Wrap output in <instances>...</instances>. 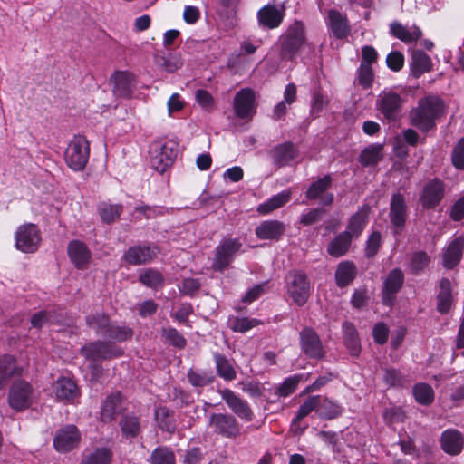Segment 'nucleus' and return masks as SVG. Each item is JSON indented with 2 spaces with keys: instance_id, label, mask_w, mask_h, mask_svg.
I'll list each match as a JSON object with an SVG mask.
<instances>
[{
  "instance_id": "obj_1",
  "label": "nucleus",
  "mask_w": 464,
  "mask_h": 464,
  "mask_svg": "<svg viewBox=\"0 0 464 464\" xmlns=\"http://www.w3.org/2000/svg\"><path fill=\"white\" fill-rule=\"evenodd\" d=\"M444 114L445 104L442 99L430 95L420 99L418 106L411 110V121L419 130L428 131L435 126V121Z\"/></svg>"
},
{
  "instance_id": "obj_2",
  "label": "nucleus",
  "mask_w": 464,
  "mask_h": 464,
  "mask_svg": "<svg viewBox=\"0 0 464 464\" xmlns=\"http://www.w3.org/2000/svg\"><path fill=\"white\" fill-rule=\"evenodd\" d=\"M403 98L392 88H385L377 96L376 110L390 122H395L401 117Z\"/></svg>"
},
{
  "instance_id": "obj_3",
  "label": "nucleus",
  "mask_w": 464,
  "mask_h": 464,
  "mask_svg": "<svg viewBox=\"0 0 464 464\" xmlns=\"http://www.w3.org/2000/svg\"><path fill=\"white\" fill-rule=\"evenodd\" d=\"M150 155L151 168L164 173L177 158L178 144L172 140L155 142L150 146Z\"/></svg>"
},
{
  "instance_id": "obj_4",
  "label": "nucleus",
  "mask_w": 464,
  "mask_h": 464,
  "mask_svg": "<svg viewBox=\"0 0 464 464\" xmlns=\"http://www.w3.org/2000/svg\"><path fill=\"white\" fill-rule=\"evenodd\" d=\"M89 157L90 146L86 138L82 135L74 136L64 152L67 166L74 171H80L86 166Z\"/></svg>"
},
{
  "instance_id": "obj_5",
  "label": "nucleus",
  "mask_w": 464,
  "mask_h": 464,
  "mask_svg": "<svg viewBox=\"0 0 464 464\" xmlns=\"http://www.w3.org/2000/svg\"><path fill=\"white\" fill-rule=\"evenodd\" d=\"M286 288L287 294L298 306H303L306 304L312 292L311 282L306 274L300 270L292 271L288 274Z\"/></svg>"
},
{
  "instance_id": "obj_6",
  "label": "nucleus",
  "mask_w": 464,
  "mask_h": 464,
  "mask_svg": "<svg viewBox=\"0 0 464 464\" xmlns=\"http://www.w3.org/2000/svg\"><path fill=\"white\" fill-rule=\"evenodd\" d=\"M241 247L242 242L239 238L224 237L215 248L213 268L216 271H224L234 261Z\"/></svg>"
},
{
  "instance_id": "obj_7",
  "label": "nucleus",
  "mask_w": 464,
  "mask_h": 464,
  "mask_svg": "<svg viewBox=\"0 0 464 464\" xmlns=\"http://www.w3.org/2000/svg\"><path fill=\"white\" fill-rule=\"evenodd\" d=\"M123 353V351L105 341H94L81 348V354L89 360L92 364L101 360H109L111 358L119 357ZM95 371H98L96 365H92Z\"/></svg>"
},
{
  "instance_id": "obj_8",
  "label": "nucleus",
  "mask_w": 464,
  "mask_h": 464,
  "mask_svg": "<svg viewBox=\"0 0 464 464\" xmlns=\"http://www.w3.org/2000/svg\"><path fill=\"white\" fill-rule=\"evenodd\" d=\"M209 426L216 434L226 439H236L241 435L242 426L233 414L212 413Z\"/></svg>"
},
{
  "instance_id": "obj_9",
  "label": "nucleus",
  "mask_w": 464,
  "mask_h": 464,
  "mask_svg": "<svg viewBox=\"0 0 464 464\" xmlns=\"http://www.w3.org/2000/svg\"><path fill=\"white\" fill-rule=\"evenodd\" d=\"M34 399V392L32 385L24 381H15L8 393V402L12 409L21 411L28 409Z\"/></svg>"
},
{
  "instance_id": "obj_10",
  "label": "nucleus",
  "mask_w": 464,
  "mask_h": 464,
  "mask_svg": "<svg viewBox=\"0 0 464 464\" xmlns=\"http://www.w3.org/2000/svg\"><path fill=\"white\" fill-rule=\"evenodd\" d=\"M302 353L310 359L320 360L325 351L317 333L310 327H304L299 334Z\"/></svg>"
},
{
  "instance_id": "obj_11",
  "label": "nucleus",
  "mask_w": 464,
  "mask_h": 464,
  "mask_svg": "<svg viewBox=\"0 0 464 464\" xmlns=\"http://www.w3.org/2000/svg\"><path fill=\"white\" fill-rule=\"evenodd\" d=\"M15 247L24 253H34L37 250L41 237L37 227L29 223L20 226L14 236Z\"/></svg>"
},
{
  "instance_id": "obj_12",
  "label": "nucleus",
  "mask_w": 464,
  "mask_h": 464,
  "mask_svg": "<svg viewBox=\"0 0 464 464\" xmlns=\"http://www.w3.org/2000/svg\"><path fill=\"white\" fill-rule=\"evenodd\" d=\"M305 43L304 27L301 22H295L289 26L286 35L282 42V54L293 59Z\"/></svg>"
},
{
  "instance_id": "obj_13",
  "label": "nucleus",
  "mask_w": 464,
  "mask_h": 464,
  "mask_svg": "<svg viewBox=\"0 0 464 464\" xmlns=\"http://www.w3.org/2000/svg\"><path fill=\"white\" fill-rule=\"evenodd\" d=\"M333 183L332 177L327 174L311 183L305 191V198L309 200H319L322 206H331L334 200V195L328 192Z\"/></svg>"
},
{
  "instance_id": "obj_14",
  "label": "nucleus",
  "mask_w": 464,
  "mask_h": 464,
  "mask_svg": "<svg viewBox=\"0 0 464 464\" xmlns=\"http://www.w3.org/2000/svg\"><path fill=\"white\" fill-rule=\"evenodd\" d=\"M81 434L78 428L72 424H67L60 428L53 437V447L60 453H66L78 446Z\"/></svg>"
},
{
  "instance_id": "obj_15",
  "label": "nucleus",
  "mask_w": 464,
  "mask_h": 464,
  "mask_svg": "<svg viewBox=\"0 0 464 464\" xmlns=\"http://www.w3.org/2000/svg\"><path fill=\"white\" fill-rule=\"evenodd\" d=\"M218 392L235 415L247 422L253 420L254 412L247 401L243 400L230 389L219 390Z\"/></svg>"
},
{
  "instance_id": "obj_16",
  "label": "nucleus",
  "mask_w": 464,
  "mask_h": 464,
  "mask_svg": "<svg viewBox=\"0 0 464 464\" xmlns=\"http://www.w3.org/2000/svg\"><path fill=\"white\" fill-rule=\"evenodd\" d=\"M445 196V184L438 179L428 180L420 196V202L424 208H434L440 204Z\"/></svg>"
},
{
  "instance_id": "obj_17",
  "label": "nucleus",
  "mask_w": 464,
  "mask_h": 464,
  "mask_svg": "<svg viewBox=\"0 0 464 464\" xmlns=\"http://www.w3.org/2000/svg\"><path fill=\"white\" fill-rule=\"evenodd\" d=\"M233 107L235 114L242 120H249L256 111L255 92L250 88L238 91L234 98Z\"/></svg>"
},
{
  "instance_id": "obj_18",
  "label": "nucleus",
  "mask_w": 464,
  "mask_h": 464,
  "mask_svg": "<svg viewBox=\"0 0 464 464\" xmlns=\"http://www.w3.org/2000/svg\"><path fill=\"white\" fill-rule=\"evenodd\" d=\"M158 254L155 246L140 244L130 246L123 254L122 259L130 266H140L150 263Z\"/></svg>"
},
{
  "instance_id": "obj_19",
  "label": "nucleus",
  "mask_w": 464,
  "mask_h": 464,
  "mask_svg": "<svg viewBox=\"0 0 464 464\" xmlns=\"http://www.w3.org/2000/svg\"><path fill=\"white\" fill-rule=\"evenodd\" d=\"M440 446L444 453L450 456H458L464 450V435L457 429L449 428L442 431Z\"/></svg>"
},
{
  "instance_id": "obj_20",
  "label": "nucleus",
  "mask_w": 464,
  "mask_h": 464,
  "mask_svg": "<svg viewBox=\"0 0 464 464\" xmlns=\"http://www.w3.org/2000/svg\"><path fill=\"white\" fill-rule=\"evenodd\" d=\"M404 280V275L400 269H393L390 272L382 287V304L386 306H392L394 304L396 295L401 288Z\"/></svg>"
},
{
  "instance_id": "obj_21",
  "label": "nucleus",
  "mask_w": 464,
  "mask_h": 464,
  "mask_svg": "<svg viewBox=\"0 0 464 464\" xmlns=\"http://www.w3.org/2000/svg\"><path fill=\"white\" fill-rule=\"evenodd\" d=\"M113 82V93L117 97L130 98L135 88V77L127 71L115 72L111 76Z\"/></svg>"
},
{
  "instance_id": "obj_22",
  "label": "nucleus",
  "mask_w": 464,
  "mask_h": 464,
  "mask_svg": "<svg viewBox=\"0 0 464 464\" xmlns=\"http://www.w3.org/2000/svg\"><path fill=\"white\" fill-rule=\"evenodd\" d=\"M256 16L260 26L268 29L277 28L285 17V8L266 5L259 9Z\"/></svg>"
},
{
  "instance_id": "obj_23",
  "label": "nucleus",
  "mask_w": 464,
  "mask_h": 464,
  "mask_svg": "<svg viewBox=\"0 0 464 464\" xmlns=\"http://www.w3.org/2000/svg\"><path fill=\"white\" fill-rule=\"evenodd\" d=\"M464 249V237L452 239L442 251V265L448 269L455 267L461 260Z\"/></svg>"
},
{
  "instance_id": "obj_24",
  "label": "nucleus",
  "mask_w": 464,
  "mask_h": 464,
  "mask_svg": "<svg viewBox=\"0 0 464 464\" xmlns=\"http://www.w3.org/2000/svg\"><path fill=\"white\" fill-rule=\"evenodd\" d=\"M390 217L394 233L401 232L406 220V205L403 195L394 194L392 198Z\"/></svg>"
},
{
  "instance_id": "obj_25",
  "label": "nucleus",
  "mask_w": 464,
  "mask_h": 464,
  "mask_svg": "<svg viewBox=\"0 0 464 464\" xmlns=\"http://www.w3.org/2000/svg\"><path fill=\"white\" fill-rule=\"evenodd\" d=\"M326 24L334 36L337 39H343L350 33V26L346 15L335 9L328 11Z\"/></svg>"
},
{
  "instance_id": "obj_26",
  "label": "nucleus",
  "mask_w": 464,
  "mask_h": 464,
  "mask_svg": "<svg viewBox=\"0 0 464 464\" xmlns=\"http://www.w3.org/2000/svg\"><path fill=\"white\" fill-rule=\"evenodd\" d=\"M67 251L70 260L78 269H84L87 266L91 259V252L83 242L71 241Z\"/></svg>"
},
{
  "instance_id": "obj_27",
  "label": "nucleus",
  "mask_w": 464,
  "mask_h": 464,
  "mask_svg": "<svg viewBox=\"0 0 464 464\" xmlns=\"http://www.w3.org/2000/svg\"><path fill=\"white\" fill-rule=\"evenodd\" d=\"M285 231V226L279 220H266L255 229L259 239L279 240Z\"/></svg>"
},
{
  "instance_id": "obj_28",
  "label": "nucleus",
  "mask_w": 464,
  "mask_h": 464,
  "mask_svg": "<svg viewBox=\"0 0 464 464\" xmlns=\"http://www.w3.org/2000/svg\"><path fill=\"white\" fill-rule=\"evenodd\" d=\"M121 410V394L119 392H112L106 397L102 405L101 420L105 423L111 422Z\"/></svg>"
},
{
  "instance_id": "obj_29",
  "label": "nucleus",
  "mask_w": 464,
  "mask_h": 464,
  "mask_svg": "<svg viewBox=\"0 0 464 464\" xmlns=\"http://www.w3.org/2000/svg\"><path fill=\"white\" fill-rule=\"evenodd\" d=\"M297 149L292 142L281 143L270 151L275 165L279 168L290 164L297 157Z\"/></svg>"
},
{
  "instance_id": "obj_30",
  "label": "nucleus",
  "mask_w": 464,
  "mask_h": 464,
  "mask_svg": "<svg viewBox=\"0 0 464 464\" xmlns=\"http://www.w3.org/2000/svg\"><path fill=\"white\" fill-rule=\"evenodd\" d=\"M432 68V60L427 53L419 50L412 52L410 70L414 78H419L423 73L430 72Z\"/></svg>"
},
{
  "instance_id": "obj_31",
  "label": "nucleus",
  "mask_w": 464,
  "mask_h": 464,
  "mask_svg": "<svg viewBox=\"0 0 464 464\" xmlns=\"http://www.w3.org/2000/svg\"><path fill=\"white\" fill-rule=\"evenodd\" d=\"M383 159V145L372 143L360 153L358 160L364 168L375 167Z\"/></svg>"
},
{
  "instance_id": "obj_32",
  "label": "nucleus",
  "mask_w": 464,
  "mask_h": 464,
  "mask_svg": "<svg viewBox=\"0 0 464 464\" xmlns=\"http://www.w3.org/2000/svg\"><path fill=\"white\" fill-rule=\"evenodd\" d=\"M119 426L122 437L126 440L135 439L141 431L140 418L133 413L122 414L119 421Z\"/></svg>"
},
{
  "instance_id": "obj_33",
  "label": "nucleus",
  "mask_w": 464,
  "mask_h": 464,
  "mask_svg": "<svg viewBox=\"0 0 464 464\" xmlns=\"http://www.w3.org/2000/svg\"><path fill=\"white\" fill-rule=\"evenodd\" d=\"M133 335V330L125 325L118 324L110 321L102 337L108 339L111 342H125L130 339Z\"/></svg>"
},
{
  "instance_id": "obj_34",
  "label": "nucleus",
  "mask_w": 464,
  "mask_h": 464,
  "mask_svg": "<svg viewBox=\"0 0 464 464\" xmlns=\"http://www.w3.org/2000/svg\"><path fill=\"white\" fill-rule=\"evenodd\" d=\"M352 241L349 232H341L328 244L327 252L334 257L343 256L348 252Z\"/></svg>"
},
{
  "instance_id": "obj_35",
  "label": "nucleus",
  "mask_w": 464,
  "mask_h": 464,
  "mask_svg": "<svg viewBox=\"0 0 464 464\" xmlns=\"http://www.w3.org/2000/svg\"><path fill=\"white\" fill-rule=\"evenodd\" d=\"M342 328L344 343L350 354L358 356L361 353V343L355 326L350 322H344Z\"/></svg>"
},
{
  "instance_id": "obj_36",
  "label": "nucleus",
  "mask_w": 464,
  "mask_h": 464,
  "mask_svg": "<svg viewBox=\"0 0 464 464\" xmlns=\"http://www.w3.org/2000/svg\"><path fill=\"white\" fill-rule=\"evenodd\" d=\"M452 286L451 283L447 278H442L440 282V291L437 296V308L441 314H446L450 311L452 304Z\"/></svg>"
},
{
  "instance_id": "obj_37",
  "label": "nucleus",
  "mask_w": 464,
  "mask_h": 464,
  "mask_svg": "<svg viewBox=\"0 0 464 464\" xmlns=\"http://www.w3.org/2000/svg\"><path fill=\"white\" fill-rule=\"evenodd\" d=\"M17 373L14 357L10 354L0 356V390L7 384L12 376Z\"/></svg>"
},
{
  "instance_id": "obj_38",
  "label": "nucleus",
  "mask_w": 464,
  "mask_h": 464,
  "mask_svg": "<svg viewBox=\"0 0 464 464\" xmlns=\"http://www.w3.org/2000/svg\"><path fill=\"white\" fill-rule=\"evenodd\" d=\"M343 410L342 405L338 402L320 396L318 404V415L320 418L325 420L335 419L342 414Z\"/></svg>"
},
{
  "instance_id": "obj_39",
  "label": "nucleus",
  "mask_w": 464,
  "mask_h": 464,
  "mask_svg": "<svg viewBox=\"0 0 464 464\" xmlns=\"http://www.w3.org/2000/svg\"><path fill=\"white\" fill-rule=\"evenodd\" d=\"M368 221V212L364 209L358 210L349 220L346 230L351 237L357 238L363 231Z\"/></svg>"
},
{
  "instance_id": "obj_40",
  "label": "nucleus",
  "mask_w": 464,
  "mask_h": 464,
  "mask_svg": "<svg viewBox=\"0 0 464 464\" xmlns=\"http://www.w3.org/2000/svg\"><path fill=\"white\" fill-rule=\"evenodd\" d=\"M356 266L353 262H341L335 271L336 284L340 287L348 285L356 276Z\"/></svg>"
},
{
  "instance_id": "obj_41",
  "label": "nucleus",
  "mask_w": 464,
  "mask_h": 464,
  "mask_svg": "<svg viewBox=\"0 0 464 464\" xmlns=\"http://www.w3.org/2000/svg\"><path fill=\"white\" fill-rule=\"evenodd\" d=\"M55 395L60 401H71L77 395V386L71 379L60 378L54 387Z\"/></svg>"
},
{
  "instance_id": "obj_42",
  "label": "nucleus",
  "mask_w": 464,
  "mask_h": 464,
  "mask_svg": "<svg viewBox=\"0 0 464 464\" xmlns=\"http://www.w3.org/2000/svg\"><path fill=\"white\" fill-rule=\"evenodd\" d=\"M290 198L291 192L289 190H284L273 196L266 202L260 204L257 208V210L261 214H268L271 211L283 207L290 200Z\"/></svg>"
},
{
  "instance_id": "obj_43",
  "label": "nucleus",
  "mask_w": 464,
  "mask_h": 464,
  "mask_svg": "<svg viewBox=\"0 0 464 464\" xmlns=\"http://www.w3.org/2000/svg\"><path fill=\"white\" fill-rule=\"evenodd\" d=\"M260 321L256 318L239 317L231 315L228 317L227 325L234 333H246L257 326Z\"/></svg>"
},
{
  "instance_id": "obj_44",
  "label": "nucleus",
  "mask_w": 464,
  "mask_h": 464,
  "mask_svg": "<svg viewBox=\"0 0 464 464\" xmlns=\"http://www.w3.org/2000/svg\"><path fill=\"white\" fill-rule=\"evenodd\" d=\"M188 382L196 388H203L214 382V375L211 372L199 369H190L187 374Z\"/></svg>"
},
{
  "instance_id": "obj_45",
  "label": "nucleus",
  "mask_w": 464,
  "mask_h": 464,
  "mask_svg": "<svg viewBox=\"0 0 464 464\" xmlns=\"http://www.w3.org/2000/svg\"><path fill=\"white\" fill-rule=\"evenodd\" d=\"M217 372L225 381H233L236 378V371L228 359L220 353L214 355Z\"/></svg>"
},
{
  "instance_id": "obj_46",
  "label": "nucleus",
  "mask_w": 464,
  "mask_h": 464,
  "mask_svg": "<svg viewBox=\"0 0 464 464\" xmlns=\"http://www.w3.org/2000/svg\"><path fill=\"white\" fill-rule=\"evenodd\" d=\"M112 459V452L108 448H98L86 454L82 464H110Z\"/></svg>"
},
{
  "instance_id": "obj_47",
  "label": "nucleus",
  "mask_w": 464,
  "mask_h": 464,
  "mask_svg": "<svg viewBox=\"0 0 464 464\" xmlns=\"http://www.w3.org/2000/svg\"><path fill=\"white\" fill-rule=\"evenodd\" d=\"M150 464H175L176 458L173 450L166 446L157 447L150 456Z\"/></svg>"
},
{
  "instance_id": "obj_48",
  "label": "nucleus",
  "mask_w": 464,
  "mask_h": 464,
  "mask_svg": "<svg viewBox=\"0 0 464 464\" xmlns=\"http://www.w3.org/2000/svg\"><path fill=\"white\" fill-rule=\"evenodd\" d=\"M139 281L150 288H158L163 285L164 277L158 270L147 268L139 275Z\"/></svg>"
},
{
  "instance_id": "obj_49",
  "label": "nucleus",
  "mask_w": 464,
  "mask_h": 464,
  "mask_svg": "<svg viewBox=\"0 0 464 464\" xmlns=\"http://www.w3.org/2000/svg\"><path fill=\"white\" fill-rule=\"evenodd\" d=\"M85 321L90 328L93 329L98 335L102 336L111 320L104 313H94L87 315Z\"/></svg>"
},
{
  "instance_id": "obj_50",
  "label": "nucleus",
  "mask_w": 464,
  "mask_h": 464,
  "mask_svg": "<svg viewBox=\"0 0 464 464\" xmlns=\"http://www.w3.org/2000/svg\"><path fill=\"white\" fill-rule=\"evenodd\" d=\"M430 258L424 251H418L412 254L410 264L408 265V272L412 275H419L426 267H428Z\"/></svg>"
},
{
  "instance_id": "obj_51",
  "label": "nucleus",
  "mask_w": 464,
  "mask_h": 464,
  "mask_svg": "<svg viewBox=\"0 0 464 464\" xmlns=\"http://www.w3.org/2000/svg\"><path fill=\"white\" fill-rule=\"evenodd\" d=\"M412 392L416 401L420 404L430 405L434 401V392L431 386L426 383L416 384Z\"/></svg>"
},
{
  "instance_id": "obj_52",
  "label": "nucleus",
  "mask_w": 464,
  "mask_h": 464,
  "mask_svg": "<svg viewBox=\"0 0 464 464\" xmlns=\"http://www.w3.org/2000/svg\"><path fill=\"white\" fill-rule=\"evenodd\" d=\"M101 218L105 223L114 222L122 212V206L120 204H102L99 208Z\"/></svg>"
},
{
  "instance_id": "obj_53",
  "label": "nucleus",
  "mask_w": 464,
  "mask_h": 464,
  "mask_svg": "<svg viewBox=\"0 0 464 464\" xmlns=\"http://www.w3.org/2000/svg\"><path fill=\"white\" fill-rule=\"evenodd\" d=\"M302 378V374H295L286 378L280 385H278L276 393L282 397L289 396L295 392Z\"/></svg>"
},
{
  "instance_id": "obj_54",
  "label": "nucleus",
  "mask_w": 464,
  "mask_h": 464,
  "mask_svg": "<svg viewBox=\"0 0 464 464\" xmlns=\"http://www.w3.org/2000/svg\"><path fill=\"white\" fill-rule=\"evenodd\" d=\"M358 84L363 89H368L372 86L373 82V71L372 65L366 63H361L357 70Z\"/></svg>"
},
{
  "instance_id": "obj_55",
  "label": "nucleus",
  "mask_w": 464,
  "mask_h": 464,
  "mask_svg": "<svg viewBox=\"0 0 464 464\" xmlns=\"http://www.w3.org/2000/svg\"><path fill=\"white\" fill-rule=\"evenodd\" d=\"M162 337L179 349L184 348L187 343L186 339L174 327H164L162 329Z\"/></svg>"
},
{
  "instance_id": "obj_56",
  "label": "nucleus",
  "mask_w": 464,
  "mask_h": 464,
  "mask_svg": "<svg viewBox=\"0 0 464 464\" xmlns=\"http://www.w3.org/2000/svg\"><path fill=\"white\" fill-rule=\"evenodd\" d=\"M382 246V235L378 231L372 232L367 241L365 246V256L367 258H372L376 256L380 247Z\"/></svg>"
},
{
  "instance_id": "obj_57",
  "label": "nucleus",
  "mask_w": 464,
  "mask_h": 464,
  "mask_svg": "<svg viewBox=\"0 0 464 464\" xmlns=\"http://www.w3.org/2000/svg\"><path fill=\"white\" fill-rule=\"evenodd\" d=\"M325 210L323 208L304 210L300 217V223L304 226L313 225L322 219Z\"/></svg>"
},
{
  "instance_id": "obj_58",
  "label": "nucleus",
  "mask_w": 464,
  "mask_h": 464,
  "mask_svg": "<svg viewBox=\"0 0 464 464\" xmlns=\"http://www.w3.org/2000/svg\"><path fill=\"white\" fill-rule=\"evenodd\" d=\"M320 395L309 397L298 409L297 419H304L308 416L313 411L318 413V404Z\"/></svg>"
},
{
  "instance_id": "obj_59",
  "label": "nucleus",
  "mask_w": 464,
  "mask_h": 464,
  "mask_svg": "<svg viewBox=\"0 0 464 464\" xmlns=\"http://www.w3.org/2000/svg\"><path fill=\"white\" fill-rule=\"evenodd\" d=\"M451 162L457 169H464V138H461L454 146L451 153Z\"/></svg>"
},
{
  "instance_id": "obj_60",
  "label": "nucleus",
  "mask_w": 464,
  "mask_h": 464,
  "mask_svg": "<svg viewBox=\"0 0 464 464\" xmlns=\"http://www.w3.org/2000/svg\"><path fill=\"white\" fill-rule=\"evenodd\" d=\"M393 156L403 160L406 158V130H401V135L392 142Z\"/></svg>"
},
{
  "instance_id": "obj_61",
  "label": "nucleus",
  "mask_w": 464,
  "mask_h": 464,
  "mask_svg": "<svg viewBox=\"0 0 464 464\" xmlns=\"http://www.w3.org/2000/svg\"><path fill=\"white\" fill-rule=\"evenodd\" d=\"M195 99L197 102L206 111H211L215 106V100L213 96L206 90H197L195 93Z\"/></svg>"
},
{
  "instance_id": "obj_62",
  "label": "nucleus",
  "mask_w": 464,
  "mask_h": 464,
  "mask_svg": "<svg viewBox=\"0 0 464 464\" xmlns=\"http://www.w3.org/2000/svg\"><path fill=\"white\" fill-rule=\"evenodd\" d=\"M387 66L392 71H400L404 64V56L401 52L392 51L386 58Z\"/></svg>"
},
{
  "instance_id": "obj_63",
  "label": "nucleus",
  "mask_w": 464,
  "mask_h": 464,
  "mask_svg": "<svg viewBox=\"0 0 464 464\" xmlns=\"http://www.w3.org/2000/svg\"><path fill=\"white\" fill-rule=\"evenodd\" d=\"M326 97L322 93L320 90H314L311 99V111L312 113H319L326 104Z\"/></svg>"
},
{
  "instance_id": "obj_64",
  "label": "nucleus",
  "mask_w": 464,
  "mask_h": 464,
  "mask_svg": "<svg viewBox=\"0 0 464 464\" xmlns=\"http://www.w3.org/2000/svg\"><path fill=\"white\" fill-rule=\"evenodd\" d=\"M266 283L259 284L254 285L252 288L248 289L245 295L242 297V302L246 304H251L256 301L259 296H261L265 293V287Z\"/></svg>"
}]
</instances>
